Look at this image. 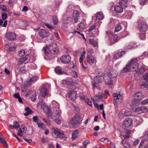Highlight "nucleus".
Listing matches in <instances>:
<instances>
[{"mask_svg":"<svg viewBox=\"0 0 148 148\" xmlns=\"http://www.w3.org/2000/svg\"><path fill=\"white\" fill-rule=\"evenodd\" d=\"M37 106L42 108L44 112L49 117H51L53 120L58 124H59L61 123V121L59 119L61 112L59 109V104L57 102L54 100L52 101L51 108L53 110L52 113L51 112L49 108L47 106L44 105L42 102L38 103Z\"/></svg>","mask_w":148,"mask_h":148,"instance_id":"f257e3e1","label":"nucleus"},{"mask_svg":"<svg viewBox=\"0 0 148 148\" xmlns=\"http://www.w3.org/2000/svg\"><path fill=\"white\" fill-rule=\"evenodd\" d=\"M118 73L115 69L110 70L108 74V76H104L103 79L106 84L111 86L113 85V80L112 78H116L117 76Z\"/></svg>","mask_w":148,"mask_h":148,"instance_id":"f03ea898","label":"nucleus"},{"mask_svg":"<svg viewBox=\"0 0 148 148\" xmlns=\"http://www.w3.org/2000/svg\"><path fill=\"white\" fill-rule=\"evenodd\" d=\"M81 122V115L77 114L70 119L69 125L71 127L75 128L78 127Z\"/></svg>","mask_w":148,"mask_h":148,"instance_id":"7ed1b4c3","label":"nucleus"},{"mask_svg":"<svg viewBox=\"0 0 148 148\" xmlns=\"http://www.w3.org/2000/svg\"><path fill=\"white\" fill-rule=\"evenodd\" d=\"M138 62V58L132 60L129 63L130 66L133 69V71H135L136 73L138 74L143 73L145 71V69L143 67H141L140 68L137 69L139 66V64L137 62Z\"/></svg>","mask_w":148,"mask_h":148,"instance_id":"20e7f679","label":"nucleus"},{"mask_svg":"<svg viewBox=\"0 0 148 148\" xmlns=\"http://www.w3.org/2000/svg\"><path fill=\"white\" fill-rule=\"evenodd\" d=\"M53 133L52 134L53 137L54 138H59L63 140H65L66 137L63 132L59 129L57 128H53Z\"/></svg>","mask_w":148,"mask_h":148,"instance_id":"39448f33","label":"nucleus"},{"mask_svg":"<svg viewBox=\"0 0 148 148\" xmlns=\"http://www.w3.org/2000/svg\"><path fill=\"white\" fill-rule=\"evenodd\" d=\"M138 23V28L140 32H145L147 29V25L146 23L144 21L143 18H140L137 21Z\"/></svg>","mask_w":148,"mask_h":148,"instance_id":"423d86ee","label":"nucleus"},{"mask_svg":"<svg viewBox=\"0 0 148 148\" xmlns=\"http://www.w3.org/2000/svg\"><path fill=\"white\" fill-rule=\"evenodd\" d=\"M106 34L109 37H112V39L110 40V44L111 45L114 44L119 40V38L117 35L114 34L113 36L112 34L110 32L107 31Z\"/></svg>","mask_w":148,"mask_h":148,"instance_id":"0eeeda50","label":"nucleus"},{"mask_svg":"<svg viewBox=\"0 0 148 148\" xmlns=\"http://www.w3.org/2000/svg\"><path fill=\"white\" fill-rule=\"evenodd\" d=\"M143 79L140 82L141 86L148 89V73L143 75Z\"/></svg>","mask_w":148,"mask_h":148,"instance_id":"6e6552de","label":"nucleus"},{"mask_svg":"<svg viewBox=\"0 0 148 148\" xmlns=\"http://www.w3.org/2000/svg\"><path fill=\"white\" fill-rule=\"evenodd\" d=\"M49 49H50L51 53L56 54L59 52V49L57 45L55 43H52L49 45Z\"/></svg>","mask_w":148,"mask_h":148,"instance_id":"1a4fd4ad","label":"nucleus"},{"mask_svg":"<svg viewBox=\"0 0 148 148\" xmlns=\"http://www.w3.org/2000/svg\"><path fill=\"white\" fill-rule=\"evenodd\" d=\"M75 83V81L71 78H69L66 80H62V86L64 87H66V85L70 86L73 85V84Z\"/></svg>","mask_w":148,"mask_h":148,"instance_id":"9d476101","label":"nucleus"},{"mask_svg":"<svg viewBox=\"0 0 148 148\" xmlns=\"http://www.w3.org/2000/svg\"><path fill=\"white\" fill-rule=\"evenodd\" d=\"M71 58L69 55H63L60 58L62 63L64 64H67L70 62Z\"/></svg>","mask_w":148,"mask_h":148,"instance_id":"9b49d317","label":"nucleus"},{"mask_svg":"<svg viewBox=\"0 0 148 148\" xmlns=\"http://www.w3.org/2000/svg\"><path fill=\"white\" fill-rule=\"evenodd\" d=\"M5 38L10 40H13L16 38V36L14 33L8 32L5 35Z\"/></svg>","mask_w":148,"mask_h":148,"instance_id":"f8f14e48","label":"nucleus"},{"mask_svg":"<svg viewBox=\"0 0 148 148\" xmlns=\"http://www.w3.org/2000/svg\"><path fill=\"white\" fill-rule=\"evenodd\" d=\"M102 75L99 76L98 75L96 76L94 78V81L95 83L92 84V86L93 88H95V87H97V84L101 83L102 82V80L101 79V77H102Z\"/></svg>","mask_w":148,"mask_h":148,"instance_id":"ddd939ff","label":"nucleus"},{"mask_svg":"<svg viewBox=\"0 0 148 148\" xmlns=\"http://www.w3.org/2000/svg\"><path fill=\"white\" fill-rule=\"evenodd\" d=\"M134 99L139 100L142 99L144 98V95L141 92H137L134 93L133 95Z\"/></svg>","mask_w":148,"mask_h":148,"instance_id":"4468645a","label":"nucleus"},{"mask_svg":"<svg viewBox=\"0 0 148 148\" xmlns=\"http://www.w3.org/2000/svg\"><path fill=\"white\" fill-rule=\"evenodd\" d=\"M148 109L144 107H141L136 108L134 111L139 114L142 113L146 112L148 111Z\"/></svg>","mask_w":148,"mask_h":148,"instance_id":"2eb2a0df","label":"nucleus"},{"mask_svg":"<svg viewBox=\"0 0 148 148\" xmlns=\"http://www.w3.org/2000/svg\"><path fill=\"white\" fill-rule=\"evenodd\" d=\"M87 61L90 64L92 65L96 62V60L92 55H87Z\"/></svg>","mask_w":148,"mask_h":148,"instance_id":"dca6fc26","label":"nucleus"},{"mask_svg":"<svg viewBox=\"0 0 148 148\" xmlns=\"http://www.w3.org/2000/svg\"><path fill=\"white\" fill-rule=\"evenodd\" d=\"M76 92L72 90L70 91L69 95V99L72 101H74L76 99Z\"/></svg>","mask_w":148,"mask_h":148,"instance_id":"f3484780","label":"nucleus"},{"mask_svg":"<svg viewBox=\"0 0 148 148\" xmlns=\"http://www.w3.org/2000/svg\"><path fill=\"white\" fill-rule=\"evenodd\" d=\"M125 54V52L121 51V53H114L113 54V57L112 58L113 61H115L119 59Z\"/></svg>","mask_w":148,"mask_h":148,"instance_id":"a211bd4d","label":"nucleus"},{"mask_svg":"<svg viewBox=\"0 0 148 148\" xmlns=\"http://www.w3.org/2000/svg\"><path fill=\"white\" fill-rule=\"evenodd\" d=\"M39 34L41 37L44 38L48 36L49 33L44 29H41L39 32Z\"/></svg>","mask_w":148,"mask_h":148,"instance_id":"6ab92c4d","label":"nucleus"},{"mask_svg":"<svg viewBox=\"0 0 148 148\" xmlns=\"http://www.w3.org/2000/svg\"><path fill=\"white\" fill-rule=\"evenodd\" d=\"M104 17L103 14L102 12H97V13L95 23H98L100 21L102 20Z\"/></svg>","mask_w":148,"mask_h":148,"instance_id":"aec40b11","label":"nucleus"},{"mask_svg":"<svg viewBox=\"0 0 148 148\" xmlns=\"http://www.w3.org/2000/svg\"><path fill=\"white\" fill-rule=\"evenodd\" d=\"M114 98V103L115 104V102L117 103V101L119 100H121L122 99V96L121 95L116 93H114L113 95Z\"/></svg>","mask_w":148,"mask_h":148,"instance_id":"412c9836","label":"nucleus"},{"mask_svg":"<svg viewBox=\"0 0 148 148\" xmlns=\"http://www.w3.org/2000/svg\"><path fill=\"white\" fill-rule=\"evenodd\" d=\"M54 70L55 73L58 74H62L65 73L64 70L60 66H58L55 67Z\"/></svg>","mask_w":148,"mask_h":148,"instance_id":"4be33fe9","label":"nucleus"},{"mask_svg":"<svg viewBox=\"0 0 148 148\" xmlns=\"http://www.w3.org/2000/svg\"><path fill=\"white\" fill-rule=\"evenodd\" d=\"M132 122L131 119L127 118L124 121L123 125L126 127H128L131 126Z\"/></svg>","mask_w":148,"mask_h":148,"instance_id":"5701e85b","label":"nucleus"},{"mask_svg":"<svg viewBox=\"0 0 148 148\" xmlns=\"http://www.w3.org/2000/svg\"><path fill=\"white\" fill-rule=\"evenodd\" d=\"M79 11L75 10L73 11V17L74 19L75 23H76L79 19Z\"/></svg>","mask_w":148,"mask_h":148,"instance_id":"b1692460","label":"nucleus"},{"mask_svg":"<svg viewBox=\"0 0 148 148\" xmlns=\"http://www.w3.org/2000/svg\"><path fill=\"white\" fill-rule=\"evenodd\" d=\"M40 95L43 97H45L47 94V89L45 86H43L40 89Z\"/></svg>","mask_w":148,"mask_h":148,"instance_id":"393cba45","label":"nucleus"},{"mask_svg":"<svg viewBox=\"0 0 148 148\" xmlns=\"http://www.w3.org/2000/svg\"><path fill=\"white\" fill-rule=\"evenodd\" d=\"M39 78V77L36 76H34L29 79L27 81V83L29 84H31L35 82Z\"/></svg>","mask_w":148,"mask_h":148,"instance_id":"a878e982","label":"nucleus"},{"mask_svg":"<svg viewBox=\"0 0 148 148\" xmlns=\"http://www.w3.org/2000/svg\"><path fill=\"white\" fill-rule=\"evenodd\" d=\"M43 50L44 51L45 54L46 55H48L51 53L50 49H49V45L48 46L46 45L43 48Z\"/></svg>","mask_w":148,"mask_h":148,"instance_id":"bb28decb","label":"nucleus"},{"mask_svg":"<svg viewBox=\"0 0 148 148\" xmlns=\"http://www.w3.org/2000/svg\"><path fill=\"white\" fill-rule=\"evenodd\" d=\"M20 129V130L18 132L17 134L20 136H23V133L25 131V126L24 125H22Z\"/></svg>","mask_w":148,"mask_h":148,"instance_id":"cd10ccee","label":"nucleus"},{"mask_svg":"<svg viewBox=\"0 0 148 148\" xmlns=\"http://www.w3.org/2000/svg\"><path fill=\"white\" fill-rule=\"evenodd\" d=\"M103 94L101 92L99 93L97 95L95 96V99L97 101H100L103 100Z\"/></svg>","mask_w":148,"mask_h":148,"instance_id":"c85d7f7f","label":"nucleus"},{"mask_svg":"<svg viewBox=\"0 0 148 148\" xmlns=\"http://www.w3.org/2000/svg\"><path fill=\"white\" fill-rule=\"evenodd\" d=\"M130 71H133V70L131 67L130 66V64H129V63L128 64L126 65V67L122 70V71L124 72H127Z\"/></svg>","mask_w":148,"mask_h":148,"instance_id":"c756f323","label":"nucleus"},{"mask_svg":"<svg viewBox=\"0 0 148 148\" xmlns=\"http://www.w3.org/2000/svg\"><path fill=\"white\" fill-rule=\"evenodd\" d=\"M114 10L117 13H121L123 11V8L119 5L115 6Z\"/></svg>","mask_w":148,"mask_h":148,"instance_id":"7c9ffc66","label":"nucleus"},{"mask_svg":"<svg viewBox=\"0 0 148 148\" xmlns=\"http://www.w3.org/2000/svg\"><path fill=\"white\" fill-rule=\"evenodd\" d=\"M84 24L83 23H80L77 27V29L79 30H83L85 28Z\"/></svg>","mask_w":148,"mask_h":148,"instance_id":"2f4dec72","label":"nucleus"},{"mask_svg":"<svg viewBox=\"0 0 148 148\" xmlns=\"http://www.w3.org/2000/svg\"><path fill=\"white\" fill-rule=\"evenodd\" d=\"M33 133V128L32 127H29L26 131V134L28 135H30Z\"/></svg>","mask_w":148,"mask_h":148,"instance_id":"473e14b6","label":"nucleus"},{"mask_svg":"<svg viewBox=\"0 0 148 148\" xmlns=\"http://www.w3.org/2000/svg\"><path fill=\"white\" fill-rule=\"evenodd\" d=\"M89 43L95 47H96L97 45V44L95 41L93 39H89Z\"/></svg>","mask_w":148,"mask_h":148,"instance_id":"72a5a7b5","label":"nucleus"},{"mask_svg":"<svg viewBox=\"0 0 148 148\" xmlns=\"http://www.w3.org/2000/svg\"><path fill=\"white\" fill-rule=\"evenodd\" d=\"M78 132L77 130H76L74 131L72 134V139H75V138H77L78 136Z\"/></svg>","mask_w":148,"mask_h":148,"instance_id":"f704fd0d","label":"nucleus"},{"mask_svg":"<svg viewBox=\"0 0 148 148\" xmlns=\"http://www.w3.org/2000/svg\"><path fill=\"white\" fill-rule=\"evenodd\" d=\"M25 110L26 111V112L24 113V115L25 116H27L32 112L31 109L28 107L26 108Z\"/></svg>","mask_w":148,"mask_h":148,"instance_id":"c9c22d12","label":"nucleus"},{"mask_svg":"<svg viewBox=\"0 0 148 148\" xmlns=\"http://www.w3.org/2000/svg\"><path fill=\"white\" fill-rule=\"evenodd\" d=\"M140 100L134 99L132 101V104L133 106H137L139 103Z\"/></svg>","mask_w":148,"mask_h":148,"instance_id":"e433bc0d","label":"nucleus"},{"mask_svg":"<svg viewBox=\"0 0 148 148\" xmlns=\"http://www.w3.org/2000/svg\"><path fill=\"white\" fill-rule=\"evenodd\" d=\"M120 5L123 8V7L126 8L127 6V2L125 1L122 0L119 3Z\"/></svg>","mask_w":148,"mask_h":148,"instance_id":"4c0bfd02","label":"nucleus"},{"mask_svg":"<svg viewBox=\"0 0 148 148\" xmlns=\"http://www.w3.org/2000/svg\"><path fill=\"white\" fill-rule=\"evenodd\" d=\"M3 20L1 19L0 20V25H2L3 27H5L7 24V20H5L3 24Z\"/></svg>","mask_w":148,"mask_h":148,"instance_id":"58836bf2","label":"nucleus"},{"mask_svg":"<svg viewBox=\"0 0 148 148\" xmlns=\"http://www.w3.org/2000/svg\"><path fill=\"white\" fill-rule=\"evenodd\" d=\"M125 16H127L128 18H130L132 14V12L131 11H128L125 12Z\"/></svg>","mask_w":148,"mask_h":148,"instance_id":"ea45409f","label":"nucleus"},{"mask_svg":"<svg viewBox=\"0 0 148 148\" xmlns=\"http://www.w3.org/2000/svg\"><path fill=\"white\" fill-rule=\"evenodd\" d=\"M37 124L39 128L42 129H44V125L40 121H38L37 122Z\"/></svg>","mask_w":148,"mask_h":148,"instance_id":"a19ab883","label":"nucleus"},{"mask_svg":"<svg viewBox=\"0 0 148 148\" xmlns=\"http://www.w3.org/2000/svg\"><path fill=\"white\" fill-rule=\"evenodd\" d=\"M121 27L119 24H118L115 28L114 32H117L121 29Z\"/></svg>","mask_w":148,"mask_h":148,"instance_id":"79ce46f5","label":"nucleus"},{"mask_svg":"<svg viewBox=\"0 0 148 148\" xmlns=\"http://www.w3.org/2000/svg\"><path fill=\"white\" fill-rule=\"evenodd\" d=\"M25 54V51L23 49H21L18 53V54L19 56H22L24 55Z\"/></svg>","mask_w":148,"mask_h":148,"instance_id":"37998d69","label":"nucleus"},{"mask_svg":"<svg viewBox=\"0 0 148 148\" xmlns=\"http://www.w3.org/2000/svg\"><path fill=\"white\" fill-rule=\"evenodd\" d=\"M36 95H37L36 93H35L31 96V99L32 101H34L36 100Z\"/></svg>","mask_w":148,"mask_h":148,"instance_id":"c03bdc74","label":"nucleus"},{"mask_svg":"<svg viewBox=\"0 0 148 148\" xmlns=\"http://www.w3.org/2000/svg\"><path fill=\"white\" fill-rule=\"evenodd\" d=\"M100 140L101 141L105 143H107L109 142V140L107 138H101Z\"/></svg>","mask_w":148,"mask_h":148,"instance_id":"a18cd8bd","label":"nucleus"},{"mask_svg":"<svg viewBox=\"0 0 148 148\" xmlns=\"http://www.w3.org/2000/svg\"><path fill=\"white\" fill-rule=\"evenodd\" d=\"M62 2V1L60 0H55V5L56 7H57Z\"/></svg>","mask_w":148,"mask_h":148,"instance_id":"49530a36","label":"nucleus"},{"mask_svg":"<svg viewBox=\"0 0 148 148\" xmlns=\"http://www.w3.org/2000/svg\"><path fill=\"white\" fill-rule=\"evenodd\" d=\"M53 21L54 24H56L58 23V21L57 17L56 16H53L52 17Z\"/></svg>","mask_w":148,"mask_h":148,"instance_id":"de8ad7c7","label":"nucleus"},{"mask_svg":"<svg viewBox=\"0 0 148 148\" xmlns=\"http://www.w3.org/2000/svg\"><path fill=\"white\" fill-rule=\"evenodd\" d=\"M23 63H26V62H25V60H24V59H23V58H20L19 60L18 64L19 65H21Z\"/></svg>","mask_w":148,"mask_h":148,"instance_id":"09e8293b","label":"nucleus"},{"mask_svg":"<svg viewBox=\"0 0 148 148\" xmlns=\"http://www.w3.org/2000/svg\"><path fill=\"white\" fill-rule=\"evenodd\" d=\"M139 37L140 39L144 40L145 38V35L144 33H141L139 35Z\"/></svg>","mask_w":148,"mask_h":148,"instance_id":"8fccbe9b","label":"nucleus"},{"mask_svg":"<svg viewBox=\"0 0 148 148\" xmlns=\"http://www.w3.org/2000/svg\"><path fill=\"white\" fill-rule=\"evenodd\" d=\"M13 125L16 129L19 127L20 126L18 123L16 121L14 122H13Z\"/></svg>","mask_w":148,"mask_h":148,"instance_id":"3c124183","label":"nucleus"},{"mask_svg":"<svg viewBox=\"0 0 148 148\" xmlns=\"http://www.w3.org/2000/svg\"><path fill=\"white\" fill-rule=\"evenodd\" d=\"M131 114V112L128 111H125L123 114V115L125 116H128Z\"/></svg>","mask_w":148,"mask_h":148,"instance_id":"603ef678","label":"nucleus"},{"mask_svg":"<svg viewBox=\"0 0 148 148\" xmlns=\"http://www.w3.org/2000/svg\"><path fill=\"white\" fill-rule=\"evenodd\" d=\"M33 120L34 122L35 123L36 122L37 123L38 121H40V120L38 119V118L37 116H34L33 117Z\"/></svg>","mask_w":148,"mask_h":148,"instance_id":"864d4df0","label":"nucleus"},{"mask_svg":"<svg viewBox=\"0 0 148 148\" xmlns=\"http://www.w3.org/2000/svg\"><path fill=\"white\" fill-rule=\"evenodd\" d=\"M141 103L142 105L148 104V98L141 101Z\"/></svg>","mask_w":148,"mask_h":148,"instance_id":"5fc2aeb1","label":"nucleus"},{"mask_svg":"<svg viewBox=\"0 0 148 148\" xmlns=\"http://www.w3.org/2000/svg\"><path fill=\"white\" fill-rule=\"evenodd\" d=\"M25 62H26L30 59V57L28 55H27L25 57L23 58Z\"/></svg>","mask_w":148,"mask_h":148,"instance_id":"6e6d98bb","label":"nucleus"},{"mask_svg":"<svg viewBox=\"0 0 148 148\" xmlns=\"http://www.w3.org/2000/svg\"><path fill=\"white\" fill-rule=\"evenodd\" d=\"M136 47V45L135 44H134L133 46H132V45H130L129 46H127L126 47L127 49H132L134 48L135 47Z\"/></svg>","mask_w":148,"mask_h":148,"instance_id":"4d7b16f0","label":"nucleus"},{"mask_svg":"<svg viewBox=\"0 0 148 148\" xmlns=\"http://www.w3.org/2000/svg\"><path fill=\"white\" fill-rule=\"evenodd\" d=\"M144 139L145 141L148 140V132H146L145 134L144 135Z\"/></svg>","mask_w":148,"mask_h":148,"instance_id":"13d9d810","label":"nucleus"},{"mask_svg":"<svg viewBox=\"0 0 148 148\" xmlns=\"http://www.w3.org/2000/svg\"><path fill=\"white\" fill-rule=\"evenodd\" d=\"M45 25L47 26V27L49 29H52L53 28V27H52L51 25L49 24L48 23H45Z\"/></svg>","mask_w":148,"mask_h":148,"instance_id":"bf43d9fd","label":"nucleus"},{"mask_svg":"<svg viewBox=\"0 0 148 148\" xmlns=\"http://www.w3.org/2000/svg\"><path fill=\"white\" fill-rule=\"evenodd\" d=\"M93 52V49L92 48H90L88 50L87 55H91V54Z\"/></svg>","mask_w":148,"mask_h":148,"instance_id":"052dcab7","label":"nucleus"},{"mask_svg":"<svg viewBox=\"0 0 148 148\" xmlns=\"http://www.w3.org/2000/svg\"><path fill=\"white\" fill-rule=\"evenodd\" d=\"M75 66V64L73 62H71L70 64L69 65V67L71 68L74 69Z\"/></svg>","mask_w":148,"mask_h":148,"instance_id":"680f3d73","label":"nucleus"},{"mask_svg":"<svg viewBox=\"0 0 148 148\" xmlns=\"http://www.w3.org/2000/svg\"><path fill=\"white\" fill-rule=\"evenodd\" d=\"M2 17L3 20H5L7 18V14L5 13H3L2 15Z\"/></svg>","mask_w":148,"mask_h":148,"instance_id":"e2e57ef3","label":"nucleus"},{"mask_svg":"<svg viewBox=\"0 0 148 148\" xmlns=\"http://www.w3.org/2000/svg\"><path fill=\"white\" fill-rule=\"evenodd\" d=\"M96 28V26L94 25H93L91 26L88 29V31L91 32Z\"/></svg>","mask_w":148,"mask_h":148,"instance_id":"0e129e2a","label":"nucleus"},{"mask_svg":"<svg viewBox=\"0 0 148 148\" xmlns=\"http://www.w3.org/2000/svg\"><path fill=\"white\" fill-rule=\"evenodd\" d=\"M23 138L25 141L28 143H30L32 141V140L31 139L26 138L25 136H23Z\"/></svg>","mask_w":148,"mask_h":148,"instance_id":"69168bd1","label":"nucleus"},{"mask_svg":"<svg viewBox=\"0 0 148 148\" xmlns=\"http://www.w3.org/2000/svg\"><path fill=\"white\" fill-rule=\"evenodd\" d=\"M71 75L74 77H76L77 76L76 72L75 71H73L71 73Z\"/></svg>","mask_w":148,"mask_h":148,"instance_id":"338daca9","label":"nucleus"},{"mask_svg":"<svg viewBox=\"0 0 148 148\" xmlns=\"http://www.w3.org/2000/svg\"><path fill=\"white\" fill-rule=\"evenodd\" d=\"M13 96L14 98L17 99H18L20 97L18 93L14 94H13Z\"/></svg>","mask_w":148,"mask_h":148,"instance_id":"774afa93","label":"nucleus"}]
</instances>
